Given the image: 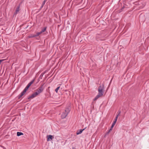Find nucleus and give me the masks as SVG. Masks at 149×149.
<instances>
[{
  "mask_svg": "<svg viewBox=\"0 0 149 149\" xmlns=\"http://www.w3.org/2000/svg\"><path fill=\"white\" fill-rule=\"evenodd\" d=\"M98 94L93 99L94 101H95L97 100L99 97L102 96L103 95V93L104 92V90L101 89H98Z\"/></svg>",
  "mask_w": 149,
  "mask_h": 149,
  "instance_id": "obj_1",
  "label": "nucleus"
},
{
  "mask_svg": "<svg viewBox=\"0 0 149 149\" xmlns=\"http://www.w3.org/2000/svg\"><path fill=\"white\" fill-rule=\"evenodd\" d=\"M44 83L41 84L40 86L37 89V91L38 92V94L42 92L44 89L45 87L43 86Z\"/></svg>",
  "mask_w": 149,
  "mask_h": 149,
  "instance_id": "obj_2",
  "label": "nucleus"
},
{
  "mask_svg": "<svg viewBox=\"0 0 149 149\" xmlns=\"http://www.w3.org/2000/svg\"><path fill=\"white\" fill-rule=\"evenodd\" d=\"M47 140L48 141L52 140L54 138V136L51 135H47Z\"/></svg>",
  "mask_w": 149,
  "mask_h": 149,
  "instance_id": "obj_3",
  "label": "nucleus"
},
{
  "mask_svg": "<svg viewBox=\"0 0 149 149\" xmlns=\"http://www.w3.org/2000/svg\"><path fill=\"white\" fill-rule=\"evenodd\" d=\"M47 28V26L45 27L42 29L41 31L40 32H37L38 35H39L40 34L45 32Z\"/></svg>",
  "mask_w": 149,
  "mask_h": 149,
  "instance_id": "obj_4",
  "label": "nucleus"
},
{
  "mask_svg": "<svg viewBox=\"0 0 149 149\" xmlns=\"http://www.w3.org/2000/svg\"><path fill=\"white\" fill-rule=\"evenodd\" d=\"M68 115V113L65 112H63L61 115V117L62 118L64 119Z\"/></svg>",
  "mask_w": 149,
  "mask_h": 149,
  "instance_id": "obj_5",
  "label": "nucleus"
},
{
  "mask_svg": "<svg viewBox=\"0 0 149 149\" xmlns=\"http://www.w3.org/2000/svg\"><path fill=\"white\" fill-rule=\"evenodd\" d=\"M86 127H85V128H84V129H80L79 130H78L77 131V132L76 134L77 135H78V134H81L82 133V132L84 130H85V129H86Z\"/></svg>",
  "mask_w": 149,
  "mask_h": 149,
  "instance_id": "obj_6",
  "label": "nucleus"
},
{
  "mask_svg": "<svg viewBox=\"0 0 149 149\" xmlns=\"http://www.w3.org/2000/svg\"><path fill=\"white\" fill-rule=\"evenodd\" d=\"M98 89H101L102 90H104V85L103 84H100L98 88Z\"/></svg>",
  "mask_w": 149,
  "mask_h": 149,
  "instance_id": "obj_7",
  "label": "nucleus"
},
{
  "mask_svg": "<svg viewBox=\"0 0 149 149\" xmlns=\"http://www.w3.org/2000/svg\"><path fill=\"white\" fill-rule=\"evenodd\" d=\"M21 3H19V5L17 6L15 11V14H17V12L19 11V8L20 6V4Z\"/></svg>",
  "mask_w": 149,
  "mask_h": 149,
  "instance_id": "obj_8",
  "label": "nucleus"
},
{
  "mask_svg": "<svg viewBox=\"0 0 149 149\" xmlns=\"http://www.w3.org/2000/svg\"><path fill=\"white\" fill-rule=\"evenodd\" d=\"M38 95V92H36L34 93H33L31 95L33 97V98L35 97L36 96H37Z\"/></svg>",
  "mask_w": 149,
  "mask_h": 149,
  "instance_id": "obj_9",
  "label": "nucleus"
},
{
  "mask_svg": "<svg viewBox=\"0 0 149 149\" xmlns=\"http://www.w3.org/2000/svg\"><path fill=\"white\" fill-rule=\"evenodd\" d=\"M70 107H68L65 109V112L68 113H68L70 112Z\"/></svg>",
  "mask_w": 149,
  "mask_h": 149,
  "instance_id": "obj_10",
  "label": "nucleus"
},
{
  "mask_svg": "<svg viewBox=\"0 0 149 149\" xmlns=\"http://www.w3.org/2000/svg\"><path fill=\"white\" fill-rule=\"evenodd\" d=\"M39 35H38L37 33H36V34H31L30 36H29V38H33L34 37H37Z\"/></svg>",
  "mask_w": 149,
  "mask_h": 149,
  "instance_id": "obj_11",
  "label": "nucleus"
},
{
  "mask_svg": "<svg viewBox=\"0 0 149 149\" xmlns=\"http://www.w3.org/2000/svg\"><path fill=\"white\" fill-rule=\"evenodd\" d=\"M112 130V129L110 128V129L109 130V131L106 133L104 135V137H105L106 136L108 135L109 133L111 132V131Z\"/></svg>",
  "mask_w": 149,
  "mask_h": 149,
  "instance_id": "obj_12",
  "label": "nucleus"
},
{
  "mask_svg": "<svg viewBox=\"0 0 149 149\" xmlns=\"http://www.w3.org/2000/svg\"><path fill=\"white\" fill-rule=\"evenodd\" d=\"M45 2H45V1H43L42 4L41 6L40 7V8L39 9V11H40L41 9L44 6L45 4Z\"/></svg>",
  "mask_w": 149,
  "mask_h": 149,
  "instance_id": "obj_13",
  "label": "nucleus"
},
{
  "mask_svg": "<svg viewBox=\"0 0 149 149\" xmlns=\"http://www.w3.org/2000/svg\"><path fill=\"white\" fill-rule=\"evenodd\" d=\"M23 134V133L21 132H17V136H19L21 135H22Z\"/></svg>",
  "mask_w": 149,
  "mask_h": 149,
  "instance_id": "obj_14",
  "label": "nucleus"
},
{
  "mask_svg": "<svg viewBox=\"0 0 149 149\" xmlns=\"http://www.w3.org/2000/svg\"><path fill=\"white\" fill-rule=\"evenodd\" d=\"M45 72L42 73L41 74V75H40V76L39 77V78L42 79V77H43V75L45 74Z\"/></svg>",
  "mask_w": 149,
  "mask_h": 149,
  "instance_id": "obj_15",
  "label": "nucleus"
},
{
  "mask_svg": "<svg viewBox=\"0 0 149 149\" xmlns=\"http://www.w3.org/2000/svg\"><path fill=\"white\" fill-rule=\"evenodd\" d=\"M26 92V91L24 90L21 93V94L23 96L24 95V94H25Z\"/></svg>",
  "mask_w": 149,
  "mask_h": 149,
  "instance_id": "obj_16",
  "label": "nucleus"
},
{
  "mask_svg": "<svg viewBox=\"0 0 149 149\" xmlns=\"http://www.w3.org/2000/svg\"><path fill=\"white\" fill-rule=\"evenodd\" d=\"M29 87V86L27 85L24 90L26 91Z\"/></svg>",
  "mask_w": 149,
  "mask_h": 149,
  "instance_id": "obj_17",
  "label": "nucleus"
},
{
  "mask_svg": "<svg viewBox=\"0 0 149 149\" xmlns=\"http://www.w3.org/2000/svg\"><path fill=\"white\" fill-rule=\"evenodd\" d=\"M115 124H116V123H115V122H113L111 126V127L110 128L112 129L113 127H114V126L115 125Z\"/></svg>",
  "mask_w": 149,
  "mask_h": 149,
  "instance_id": "obj_18",
  "label": "nucleus"
},
{
  "mask_svg": "<svg viewBox=\"0 0 149 149\" xmlns=\"http://www.w3.org/2000/svg\"><path fill=\"white\" fill-rule=\"evenodd\" d=\"M60 88V87L58 86L57 88H56V89L55 90V91L56 93H58V91L59 89Z\"/></svg>",
  "mask_w": 149,
  "mask_h": 149,
  "instance_id": "obj_19",
  "label": "nucleus"
},
{
  "mask_svg": "<svg viewBox=\"0 0 149 149\" xmlns=\"http://www.w3.org/2000/svg\"><path fill=\"white\" fill-rule=\"evenodd\" d=\"M23 96L21 94L20 95H19L18 96V99H20V98H21V97L22 96Z\"/></svg>",
  "mask_w": 149,
  "mask_h": 149,
  "instance_id": "obj_20",
  "label": "nucleus"
},
{
  "mask_svg": "<svg viewBox=\"0 0 149 149\" xmlns=\"http://www.w3.org/2000/svg\"><path fill=\"white\" fill-rule=\"evenodd\" d=\"M23 96L21 94L20 95H19L18 96V99H20V98H21V97L22 96Z\"/></svg>",
  "mask_w": 149,
  "mask_h": 149,
  "instance_id": "obj_21",
  "label": "nucleus"
},
{
  "mask_svg": "<svg viewBox=\"0 0 149 149\" xmlns=\"http://www.w3.org/2000/svg\"><path fill=\"white\" fill-rule=\"evenodd\" d=\"M35 79H33L30 83L31 84H33L35 81Z\"/></svg>",
  "mask_w": 149,
  "mask_h": 149,
  "instance_id": "obj_22",
  "label": "nucleus"
},
{
  "mask_svg": "<svg viewBox=\"0 0 149 149\" xmlns=\"http://www.w3.org/2000/svg\"><path fill=\"white\" fill-rule=\"evenodd\" d=\"M32 98H33L31 95L29 96L27 98V99L29 100L30 99H32Z\"/></svg>",
  "mask_w": 149,
  "mask_h": 149,
  "instance_id": "obj_23",
  "label": "nucleus"
},
{
  "mask_svg": "<svg viewBox=\"0 0 149 149\" xmlns=\"http://www.w3.org/2000/svg\"><path fill=\"white\" fill-rule=\"evenodd\" d=\"M31 84L30 83H29L27 85L28 86H29V87L31 86Z\"/></svg>",
  "mask_w": 149,
  "mask_h": 149,
  "instance_id": "obj_24",
  "label": "nucleus"
},
{
  "mask_svg": "<svg viewBox=\"0 0 149 149\" xmlns=\"http://www.w3.org/2000/svg\"><path fill=\"white\" fill-rule=\"evenodd\" d=\"M31 84L30 83H29L27 85L28 86H29V87L31 86Z\"/></svg>",
  "mask_w": 149,
  "mask_h": 149,
  "instance_id": "obj_25",
  "label": "nucleus"
},
{
  "mask_svg": "<svg viewBox=\"0 0 149 149\" xmlns=\"http://www.w3.org/2000/svg\"><path fill=\"white\" fill-rule=\"evenodd\" d=\"M117 121V120L115 119L113 121V122H115V123H116Z\"/></svg>",
  "mask_w": 149,
  "mask_h": 149,
  "instance_id": "obj_26",
  "label": "nucleus"
},
{
  "mask_svg": "<svg viewBox=\"0 0 149 149\" xmlns=\"http://www.w3.org/2000/svg\"><path fill=\"white\" fill-rule=\"evenodd\" d=\"M118 113H121L120 111V110H118Z\"/></svg>",
  "mask_w": 149,
  "mask_h": 149,
  "instance_id": "obj_27",
  "label": "nucleus"
},
{
  "mask_svg": "<svg viewBox=\"0 0 149 149\" xmlns=\"http://www.w3.org/2000/svg\"><path fill=\"white\" fill-rule=\"evenodd\" d=\"M120 113H118L117 115L116 116H117L118 117L120 115Z\"/></svg>",
  "mask_w": 149,
  "mask_h": 149,
  "instance_id": "obj_28",
  "label": "nucleus"
},
{
  "mask_svg": "<svg viewBox=\"0 0 149 149\" xmlns=\"http://www.w3.org/2000/svg\"><path fill=\"white\" fill-rule=\"evenodd\" d=\"M118 117H117V116H116V118H115V119L117 120V119H118Z\"/></svg>",
  "mask_w": 149,
  "mask_h": 149,
  "instance_id": "obj_29",
  "label": "nucleus"
},
{
  "mask_svg": "<svg viewBox=\"0 0 149 149\" xmlns=\"http://www.w3.org/2000/svg\"><path fill=\"white\" fill-rule=\"evenodd\" d=\"M72 149H76V148H74V147H73L72 148Z\"/></svg>",
  "mask_w": 149,
  "mask_h": 149,
  "instance_id": "obj_30",
  "label": "nucleus"
},
{
  "mask_svg": "<svg viewBox=\"0 0 149 149\" xmlns=\"http://www.w3.org/2000/svg\"><path fill=\"white\" fill-rule=\"evenodd\" d=\"M47 0H44V1H45V2L47 1Z\"/></svg>",
  "mask_w": 149,
  "mask_h": 149,
  "instance_id": "obj_31",
  "label": "nucleus"
}]
</instances>
